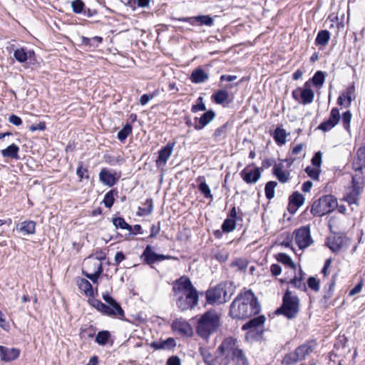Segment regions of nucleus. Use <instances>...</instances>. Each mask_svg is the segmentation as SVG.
Here are the masks:
<instances>
[{"label": "nucleus", "mask_w": 365, "mask_h": 365, "mask_svg": "<svg viewBox=\"0 0 365 365\" xmlns=\"http://www.w3.org/2000/svg\"><path fill=\"white\" fill-rule=\"evenodd\" d=\"M84 3L82 0H74L71 2L73 11L76 14H81L84 8Z\"/></svg>", "instance_id": "de8ad7c7"}, {"label": "nucleus", "mask_w": 365, "mask_h": 365, "mask_svg": "<svg viewBox=\"0 0 365 365\" xmlns=\"http://www.w3.org/2000/svg\"><path fill=\"white\" fill-rule=\"evenodd\" d=\"M88 173V170L86 168H83L81 165H79L76 170L77 175L80 178L81 180L83 178L88 179L89 178Z\"/></svg>", "instance_id": "13d9d810"}, {"label": "nucleus", "mask_w": 365, "mask_h": 365, "mask_svg": "<svg viewBox=\"0 0 365 365\" xmlns=\"http://www.w3.org/2000/svg\"><path fill=\"white\" fill-rule=\"evenodd\" d=\"M236 218V210L233 207L230 212V217L224 222L221 228H235L238 226Z\"/></svg>", "instance_id": "e433bc0d"}, {"label": "nucleus", "mask_w": 365, "mask_h": 365, "mask_svg": "<svg viewBox=\"0 0 365 365\" xmlns=\"http://www.w3.org/2000/svg\"><path fill=\"white\" fill-rule=\"evenodd\" d=\"M307 284L313 291L318 292L319 290V281L316 277H310L307 280Z\"/></svg>", "instance_id": "09e8293b"}, {"label": "nucleus", "mask_w": 365, "mask_h": 365, "mask_svg": "<svg viewBox=\"0 0 365 365\" xmlns=\"http://www.w3.org/2000/svg\"><path fill=\"white\" fill-rule=\"evenodd\" d=\"M8 120L10 123H11L14 125H16V126H19L22 123V120H21V118H19V116H17L14 114L11 115L9 117Z\"/></svg>", "instance_id": "052dcab7"}, {"label": "nucleus", "mask_w": 365, "mask_h": 365, "mask_svg": "<svg viewBox=\"0 0 365 365\" xmlns=\"http://www.w3.org/2000/svg\"><path fill=\"white\" fill-rule=\"evenodd\" d=\"M153 200L151 199H148L143 207H139L138 213L140 215H148L153 212Z\"/></svg>", "instance_id": "ea45409f"}, {"label": "nucleus", "mask_w": 365, "mask_h": 365, "mask_svg": "<svg viewBox=\"0 0 365 365\" xmlns=\"http://www.w3.org/2000/svg\"><path fill=\"white\" fill-rule=\"evenodd\" d=\"M119 175L115 172L111 171L107 168H102L99 173L100 181L109 187L113 186L118 181Z\"/></svg>", "instance_id": "dca6fc26"}, {"label": "nucleus", "mask_w": 365, "mask_h": 365, "mask_svg": "<svg viewBox=\"0 0 365 365\" xmlns=\"http://www.w3.org/2000/svg\"><path fill=\"white\" fill-rule=\"evenodd\" d=\"M19 146L13 143L8 146L6 148L2 150L1 151V154L4 158H9L18 160L19 158Z\"/></svg>", "instance_id": "7c9ffc66"}, {"label": "nucleus", "mask_w": 365, "mask_h": 365, "mask_svg": "<svg viewBox=\"0 0 365 365\" xmlns=\"http://www.w3.org/2000/svg\"><path fill=\"white\" fill-rule=\"evenodd\" d=\"M87 264H91L93 266V272L88 273L85 271H83V274L89 279H91L93 283H96L98 281L99 276L103 272V267L101 262L97 259H93L89 257L86 262Z\"/></svg>", "instance_id": "ddd939ff"}, {"label": "nucleus", "mask_w": 365, "mask_h": 365, "mask_svg": "<svg viewBox=\"0 0 365 365\" xmlns=\"http://www.w3.org/2000/svg\"><path fill=\"white\" fill-rule=\"evenodd\" d=\"M103 300L108 304L107 306H110V309L115 313L113 317H118L122 319L124 317V311L120 307V304L118 303L108 292H104L103 294Z\"/></svg>", "instance_id": "f3484780"}, {"label": "nucleus", "mask_w": 365, "mask_h": 365, "mask_svg": "<svg viewBox=\"0 0 365 365\" xmlns=\"http://www.w3.org/2000/svg\"><path fill=\"white\" fill-rule=\"evenodd\" d=\"M346 239L339 233L333 232L331 235L327 237V245L333 252H338L341 249L345 243Z\"/></svg>", "instance_id": "a211bd4d"}, {"label": "nucleus", "mask_w": 365, "mask_h": 365, "mask_svg": "<svg viewBox=\"0 0 365 365\" xmlns=\"http://www.w3.org/2000/svg\"><path fill=\"white\" fill-rule=\"evenodd\" d=\"M128 231V234H125L124 235L121 233L116 232L115 230H111L112 234L110 235V237L108 239H107L106 237H103V240L108 242L111 240H114L115 242H120L123 240H131L132 237L134 235H136L138 234H140V230H127Z\"/></svg>", "instance_id": "aec40b11"}, {"label": "nucleus", "mask_w": 365, "mask_h": 365, "mask_svg": "<svg viewBox=\"0 0 365 365\" xmlns=\"http://www.w3.org/2000/svg\"><path fill=\"white\" fill-rule=\"evenodd\" d=\"M110 336L108 331H101L98 333L96 337V341L100 345H105L107 344Z\"/></svg>", "instance_id": "79ce46f5"}, {"label": "nucleus", "mask_w": 365, "mask_h": 365, "mask_svg": "<svg viewBox=\"0 0 365 365\" xmlns=\"http://www.w3.org/2000/svg\"><path fill=\"white\" fill-rule=\"evenodd\" d=\"M352 167L355 171L361 172L365 177V147H361L358 149Z\"/></svg>", "instance_id": "6ab92c4d"}, {"label": "nucleus", "mask_w": 365, "mask_h": 365, "mask_svg": "<svg viewBox=\"0 0 365 365\" xmlns=\"http://www.w3.org/2000/svg\"><path fill=\"white\" fill-rule=\"evenodd\" d=\"M247 261L245 259L240 258L236 259L232 262V266L237 267L239 270H244L247 267Z\"/></svg>", "instance_id": "8fccbe9b"}, {"label": "nucleus", "mask_w": 365, "mask_h": 365, "mask_svg": "<svg viewBox=\"0 0 365 365\" xmlns=\"http://www.w3.org/2000/svg\"><path fill=\"white\" fill-rule=\"evenodd\" d=\"M305 171L307 174L312 178L314 180H317L319 176V170L317 168H312L310 166H308Z\"/></svg>", "instance_id": "864d4df0"}, {"label": "nucleus", "mask_w": 365, "mask_h": 365, "mask_svg": "<svg viewBox=\"0 0 365 365\" xmlns=\"http://www.w3.org/2000/svg\"><path fill=\"white\" fill-rule=\"evenodd\" d=\"M197 181L200 182L199 184V190L204 195L205 197L207 199H210L211 200L213 199V196L211 193L209 185L204 180L203 177H199L197 178Z\"/></svg>", "instance_id": "72a5a7b5"}, {"label": "nucleus", "mask_w": 365, "mask_h": 365, "mask_svg": "<svg viewBox=\"0 0 365 365\" xmlns=\"http://www.w3.org/2000/svg\"><path fill=\"white\" fill-rule=\"evenodd\" d=\"M215 113L212 110H209L205 113L199 119V123L195 125L196 130H201L215 118Z\"/></svg>", "instance_id": "2f4dec72"}, {"label": "nucleus", "mask_w": 365, "mask_h": 365, "mask_svg": "<svg viewBox=\"0 0 365 365\" xmlns=\"http://www.w3.org/2000/svg\"><path fill=\"white\" fill-rule=\"evenodd\" d=\"M243 180L248 182L252 183L257 181V180L260 177V173L257 169L251 170H244L242 173Z\"/></svg>", "instance_id": "473e14b6"}, {"label": "nucleus", "mask_w": 365, "mask_h": 365, "mask_svg": "<svg viewBox=\"0 0 365 365\" xmlns=\"http://www.w3.org/2000/svg\"><path fill=\"white\" fill-rule=\"evenodd\" d=\"M217 350L225 356L226 364H227L230 362L232 356H233L240 349L238 348L237 339L228 337L221 343Z\"/></svg>", "instance_id": "1a4fd4ad"}, {"label": "nucleus", "mask_w": 365, "mask_h": 365, "mask_svg": "<svg viewBox=\"0 0 365 365\" xmlns=\"http://www.w3.org/2000/svg\"><path fill=\"white\" fill-rule=\"evenodd\" d=\"M261 309L257 298L250 290H245L231 303L229 315L232 319H244L259 313Z\"/></svg>", "instance_id": "f257e3e1"}, {"label": "nucleus", "mask_w": 365, "mask_h": 365, "mask_svg": "<svg viewBox=\"0 0 365 365\" xmlns=\"http://www.w3.org/2000/svg\"><path fill=\"white\" fill-rule=\"evenodd\" d=\"M228 96L229 95L227 91L220 90L212 96V98L216 103L221 104L227 100Z\"/></svg>", "instance_id": "58836bf2"}, {"label": "nucleus", "mask_w": 365, "mask_h": 365, "mask_svg": "<svg viewBox=\"0 0 365 365\" xmlns=\"http://www.w3.org/2000/svg\"><path fill=\"white\" fill-rule=\"evenodd\" d=\"M299 311V299L289 290H287L282 305L275 310V314H282L288 319L295 318Z\"/></svg>", "instance_id": "39448f33"}, {"label": "nucleus", "mask_w": 365, "mask_h": 365, "mask_svg": "<svg viewBox=\"0 0 365 365\" xmlns=\"http://www.w3.org/2000/svg\"><path fill=\"white\" fill-rule=\"evenodd\" d=\"M132 127L129 124H126L122 130H120L118 133V138L120 141H123L126 139V138L131 133Z\"/></svg>", "instance_id": "49530a36"}, {"label": "nucleus", "mask_w": 365, "mask_h": 365, "mask_svg": "<svg viewBox=\"0 0 365 365\" xmlns=\"http://www.w3.org/2000/svg\"><path fill=\"white\" fill-rule=\"evenodd\" d=\"M143 257H144L145 262L148 264L160 262L168 258L165 255H159L153 252L150 245H148L145 247L143 253Z\"/></svg>", "instance_id": "4be33fe9"}, {"label": "nucleus", "mask_w": 365, "mask_h": 365, "mask_svg": "<svg viewBox=\"0 0 365 365\" xmlns=\"http://www.w3.org/2000/svg\"><path fill=\"white\" fill-rule=\"evenodd\" d=\"M275 177L279 180V182L284 183L289 180V173L275 168Z\"/></svg>", "instance_id": "a18cd8bd"}, {"label": "nucleus", "mask_w": 365, "mask_h": 365, "mask_svg": "<svg viewBox=\"0 0 365 365\" xmlns=\"http://www.w3.org/2000/svg\"><path fill=\"white\" fill-rule=\"evenodd\" d=\"M324 79L325 76L324 72L319 71L314 75L312 82L316 86L321 87L324 84Z\"/></svg>", "instance_id": "c03bdc74"}, {"label": "nucleus", "mask_w": 365, "mask_h": 365, "mask_svg": "<svg viewBox=\"0 0 365 365\" xmlns=\"http://www.w3.org/2000/svg\"><path fill=\"white\" fill-rule=\"evenodd\" d=\"M177 307L182 311L191 309L198 302V293L190 279L185 276L177 279L173 285Z\"/></svg>", "instance_id": "f03ea898"}, {"label": "nucleus", "mask_w": 365, "mask_h": 365, "mask_svg": "<svg viewBox=\"0 0 365 365\" xmlns=\"http://www.w3.org/2000/svg\"><path fill=\"white\" fill-rule=\"evenodd\" d=\"M175 147V143H168L158 152V157L156 160L158 168L164 167L171 156Z\"/></svg>", "instance_id": "f8f14e48"}, {"label": "nucleus", "mask_w": 365, "mask_h": 365, "mask_svg": "<svg viewBox=\"0 0 365 365\" xmlns=\"http://www.w3.org/2000/svg\"><path fill=\"white\" fill-rule=\"evenodd\" d=\"M34 56L33 50H26L24 48H17L14 52V56L19 63H24L29 59H32Z\"/></svg>", "instance_id": "393cba45"}, {"label": "nucleus", "mask_w": 365, "mask_h": 365, "mask_svg": "<svg viewBox=\"0 0 365 365\" xmlns=\"http://www.w3.org/2000/svg\"><path fill=\"white\" fill-rule=\"evenodd\" d=\"M289 201L288 210L291 213H294L304 204V197L302 194L296 191L290 195Z\"/></svg>", "instance_id": "5701e85b"}, {"label": "nucleus", "mask_w": 365, "mask_h": 365, "mask_svg": "<svg viewBox=\"0 0 365 365\" xmlns=\"http://www.w3.org/2000/svg\"><path fill=\"white\" fill-rule=\"evenodd\" d=\"M182 21H187L192 25H195V22H199L200 25L212 26L214 24L213 19L208 15L197 16L195 17L184 18L180 19Z\"/></svg>", "instance_id": "b1692460"}, {"label": "nucleus", "mask_w": 365, "mask_h": 365, "mask_svg": "<svg viewBox=\"0 0 365 365\" xmlns=\"http://www.w3.org/2000/svg\"><path fill=\"white\" fill-rule=\"evenodd\" d=\"M330 39V33L327 30L320 31L316 37L315 43L318 46H325Z\"/></svg>", "instance_id": "f704fd0d"}, {"label": "nucleus", "mask_w": 365, "mask_h": 365, "mask_svg": "<svg viewBox=\"0 0 365 365\" xmlns=\"http://www.w3.org/2000/svg\"><path fill=\"white\" fill-rule=\"evenodd\" d=\"M19 354L20 350L19 349L0 346V358L3 361L9 362L16 360Z\"/></svg>", "instance_id": "412c9836"}, {"label": "nucleus", "mask_w": 365, "mask_h": 365, "mask_svg": "<svg viewBox=\"0 0 365 365\" xmlns=\"http://www.w3.org/2000/svg\"><path fill=\"white\" fill-rule=\"evenodd\" d=\"M295 241L299 248L305 249L312 245L313 240L311 237L310 230H296Z\"/></svg>", "instance_id": "9b49d317"}, {"label": "nucleus", "mask_w": 365, "mask_h": 365, "mask_svg": "<svg viewBox=\"0 0 365 365\" xmlns=\"http://www.w3.org/2000/svg\"><path fill=\"white\" fill-rule=\"evenodd\" d=\"M125 259V255L123 252H118L115 255V262L116 264H119L123 260Z\"/></svg>", "instance_id": "338daca9"}, {"label": "nucleus", "mask_w": 365, "mask_h": 365, "mask_svg": "<svg viewBox=\"0 0 365 365\" xmlns=\"http://www.w3.org/2000/svg\"><path fill=\"white\" fill-rule=\"evenodd\" d=\"M206 110L205 103H203V98L199 97L197 100V103L193 105L192 107V111L196 113L197 111H204Z\"/></svg>", "instance_id": "3c124183"}, {"label": "nucleus", "mask_w": 365, "mask_h": 365, "mask_svg": "<svg viewBox=\"0 0 365 365\" xmlns=\"http://www.w3.org/2000/svg\"><path fill=\"white\" fill-rule=\"evenodd\" d=\"M287 135V134L284 129L280 128L275 129V142L278 145H283L286 143Z\"/></svg>", "instance_id": "a19ab883"}, {"label": "nucleus", "mask_w": 365, "mask_h": 365, "mask_svg": "<svg viewBox=\"0 0 365 365\" xmlns=\"http://www.w3.org/2000/svg\"><path fill=\"white\" fill-rule=\"evenodd\" d=\"M337 207L336 198L331 195H327L314 202L311 212L314 215L322 216L332 212Z\"/></svg>", "instance_id": "423d86ee"}, {"label": "nucleus", "mask_w": 365, "mask_h": 365, "mask_svg": "<svg viewBox=\"0 0 365 365\" xmlns=\"http://www.w3.org/2000/svg\"><path fill=\"white\" fill-rule=\"evenodd\" d=\"M345 200L349 204L356 203V201L358 200V193L357 192H351L346 196Z\"/></svg>", "instance_id": "e2e57ef3"}, {"label": "nucleus", "mask_w": 365, "mask_h": 365, "mask_svg": "<svg viewBox=\"0 0 365 365\" xmlns=\"http://www.w3.org/2000/svg\"><path fill=\"white\" fill-rule=\"evenodd\" d=\"M331 259H328L326 260L325 263H324V267L322 269V273L326 276L329 274V269L330 268V266H331Z\"/></svg>", "instance_id": "774afa93"}, {"label": "nucleus", "mask_w": 365, "mask_h": 365, "mask_svg": "<svg viewBox=\"0 0 365 365\" xmlns=\"http://www.w3.org/2000/svg\"><path fill=\"white\" fill-rule=\"evenodd\" d=\"M292 94L295 99H297L298 96H300L302 103L304 105L311 103L314 96L313 91L308 86V83H305L304 88H298L294 91Z\"/></svg>", "instance_id": "2eb2a0df"}, {"label": "nucleus", "mask_w": 365, "mask_h": 365, "mask_svg": "<svg viewBox=\"0 0 365 365\" xmlns=\"http://www.w3.org/2000/svg\"><path fill=\"white\" fill-rule=\"evenodd\" d=\"M292 244V240L290 237L287 235L285 240L280 241L279 240H275V246H280L282 247H291Z\"/></svg>", "instance_id": "bf43d9fd"}, {"label": "nucleus", "mask_w": 365, "mask_h": 365, "mask_svg": "<svg viewBox=\"0 0 365 365\" xmlns=\"http://www.w3.org/2000/svg\"><path fill=\"white\" fill-rule=\"evenodd\" d=\"M220 325V314L216 310L211 309L202 314L198 319L196 332L201 338L208 339L218 330Z\"/></svg>", "instance_id": "7ed1b4c3"}, {"label": "nucleus", "mask_w": 365, "mask_h": 365, "mask_svg": "<svg viewBox=\"0 0 365 365\" xmlns=\"http://www.w3.org/2000/svg\"><path fill=\"white\" fill-rule=\"evenodd\" d=\"M89 302L93 307L100 311L102 314L113 317L115 316V313L111 311L110 306H107L100 300L92 299L89 300Z\"/></svg>", "instance_id": "bb28decb"}, {"label": "nucleus", "mask_w": 365, "mask_h": 365, "mask_svg": "<svg viewBox=\"0 0 365 365\" xmlns=\"http://www.w3.org/2000/svg\"><path fill=\"white\" fill-rule=\"evenodd\" d=\"M77 284L81 291L87 297H94L95 292L91 284L86 279L81 278L77 280Z\"/></svg>", "instance_id": "cd10ccee"}, {"label": "nucleus", "mask_w": 365, "mask_h": 365, "mask_svg": "<svg viewBox=\"0 0 365 365\" xmlns=\"http://www.w3.org/2000/svg\"><path fill=\"white\" fill-rule=\"evenodd\" d=\"M340 120V113L337 108H333L330 112L329 118L322 122L318 128L324 132L331 130L335 127Z\"/></svg>", "instance_id": "9d476101"}, {"label": "nucleus", "mask_w": 365, "mask_h": 365, "mask_svg": "<svg viewBox=\"0 0 365 365\" xmlns=\"http://www.w3.org/2000/svg\"><path fill=\"white\" fill-rule=\"evenodd\" d=\"M208 79V75L202 68L195 69L190 76V80L195 83H201Z\"/></svg>", "instance_id": "c756f323"}, {"label": "nucleus", "mask_w": 365, "mask_h": 365, "mask_svg": "<svg viewBox=\"0 0 365 365\" xmlns=\"http://www.w3.org/2000/svg\"><path fill=\"white\" fill-rule=\"evenodd\" d=\"M265 322V317L263 315L251 319L246 322L242 327L245 331H247L246 334V338H257L259 337L264 330V324Z\"/></svg>", "instance_id": "6e6552de"}, {"label": "nucleus", "mask_w": 365, "mask_h": 365, "mask_svg": "<svg viewBox=\"0 0 365 365\" xmlns=\"http://www.w3.org/2000/svg\"><path fill=\"white\" fill-rule=\"evenodd\" d=\"M113 225L115 228H133L130 225L127 224L125 220L121 217H115L113 220Z\"/></svg>", "instance_id": "603ef678"}, {"label": "nucleus", "mask_w": 365, "mask_h": 365, "mask_svg": "<svg viewBox=\"0 0 365 365\" xmlns=\"http://www.w3.org/2000/svg\"><path fill=\"white\" fill-rule=\"evenodd\" d=\"M322 153L319 151L317 152L312 158V164L317 168H319L322 162Z\"/></svg>", "instance_id": "5fc2aeb1"}, {"label": "nucleus", "mask_w": 365, "mask_h": 365, "mask_svg": "<svg viewBox=\"0 0 365 365\" xmlns=\"http://www.w3.org/2000/svg\"><path fill=\"white\" fill-rule=\"evenodd\" d=\"M236 287L231 281L222 282L207 290L206 301L210 304H221L231 298L235 292Z\"/></svg>", "instance_id": "20e7f679"}, {"label": "nucleus", "mask_w": 365, "mask_h": 365, "mask_svg": "<svg viewBox=\"0 0 365 365\" xmlns=\"http://www.w3.org/2000/svg\"><path fill=\"white\" fill-rule=\"evenodd\" d=\"M351 120V113L349 110L344 112L341 115V123L344 128L349 132L350 131V123Z\"/></svg>", "instance_id": "37998d69"}, {"label": "nucleus", "mask_w": 365, "mask_h": 365, "mask_svg": "<svg viewBox=\"0 0 365 365\" xmlns=\"http://www.w3.org/2000/svg\"><path fill=\"white\" fill-rule=\"evenodd\" d=\"M233 361L235 365H249L246 356L240 349L235 355H233V356H232L230 359V361Z\"/></svg>", "instance_id": "c9c22d12"}, {"label": "nucleus", "mask_w": 365, "mask_h": 365, "mask_svg": "<svg viewBox=\"0 0 365 365\" xmlns=\"http://www.w3.org/2000/svg\"><path fill=\"white\" fill-rule=\"evenodd\" d=\"M172 329L174 332L182 336H189L192 332L190 324L182 319H177L172 323Z\"/></svg>", "instance_id": "4468645a"}, {"label": "nucleus", "mask_w": 365, "mask_h": 365, "mask_svg": "<svg viewBox=\"0 0 365 365\" xmlns=\"http://www.w3.org/2000/svg\"><path fill=\"white\" fill-rule=\"evenodd\" d=\"M275 258L277 259L278 262L284 264V265L289 267L294 268L295 267L292 259L287 254L278 253L277 256H275Z\"/></svg>", "instance_id": "4c0bfd02"}, {"label": "nucleus", "mask_w": 365, "mask_h": 365, "mask_svg": "<svg viewBox=\"0 0 365 365\" xmlns=\"http://www.w3.org/2000/svg\"><path fill=\"white\" fill-rule=\"evenodd\" d=\"M265 194L267 199L271 200L274 197V181H269L265 186Z\"/></svg>", "instance_id": "6e6d98bb"}, {"label": "nucleus", "mask_w": 365, "mask_h": 365, "mask_svg": "<svg viewBox=\"0 0 365 365\" xmlns=\"http://www.w3.org/2000/svg\"><path fill=\"white\" fill-rule=\"evenodd\" d=\"M230 125L228 123H225L220 127L217 128L213 134V138L215 142L223 141L227 135Z\"/></svg>", "instance_id": "c85d7f7f"}, {"label": "nucleus", "mask_w": 365, "mask_h": 365, "mask_svg": "<svg viewBox=\"0 0 365 365\" xmlns=\"http://www.w3.org/2000/svg\"><path fill=\"white\" fill-rule=\"evenodd\" d=\"M150 346L151 347L156 350H169L174 348L176 346V342L173 338L170 337L165 340L153 341Z\"/></svg>", "instance_id": "a878e982"}, {"label": "nucleus", "mask_w": 365, "mask_h": 365, "mask_svg": "<svg viewBox=\"0 0 365 365\" xmlns=\"http://www.w3.org/2000/svg\"><path fill=\"white\" fill-rule=\"evenodd\" d=\"M316 345L317 343L314 340L305 342L302 345L299 346L294 352L287 354L283 359V362L290 365L295 364L298 361L304 360L313 352Z\"/></svg>", "instance_id": "0eeeda50"}, {"label": "nucleus", "mask_w": 365, "mask_h": 365, "mask_svg": "<svg viewBox=\"0 0 365 365\" xmlns=\"http://www.w3.org/2000/svg\"><path fill=\"white\" fill-rule=\"evenodd\" d=\"M362 282L356 284L353 289H351L349 292L350 296H354L358 293H359L362 289Z\"/></svg>", "instance_id": "69168bd1"}, {"label": "nucleus", "mask_w": 365, "mask_h": 365, "mask_svg": "<svg viewBox=\"0 0 365 365\" xmlns=\"http://www.w3.org/2000/svg\"><path fill=\"white\" fill-rule=\"evenodd\" d=\"M46 129V123L44 122H40L38 124H32L29 127V130L32 132L36 130H44Z\"/></svg>", "instance_id": "680f3d73"}, {"label": "nucleus", "mask_w": 365, "mask_h": 365, "mask_svg": "<svg viewBox=\"0 0 365 365\" xmlns=\"http://www.w3.org/2000/svg\"><path fill=\"white\" fill-rule=\"evenodd\" d=\"M168 365H181L180 359L178 356H172L167 361Z\"/></svg>", "instance_id": "0e129e2a"}, {"label": "nucleus", "mask_w": 365, "mask_h": 365, "mask_svg": "<svg viewBox=\"0 0 365 365\" xmlns=\"http://www.w3.org/2000/svg\"><path fill=\"white\" fill-rule=\"evenodd\" d=\"M114 197L111 191L107 192L104 197L103 202L107 207H110L113 205Z\"/></svg>", "instance_id": "4d7b16f0"}]
</instances>
